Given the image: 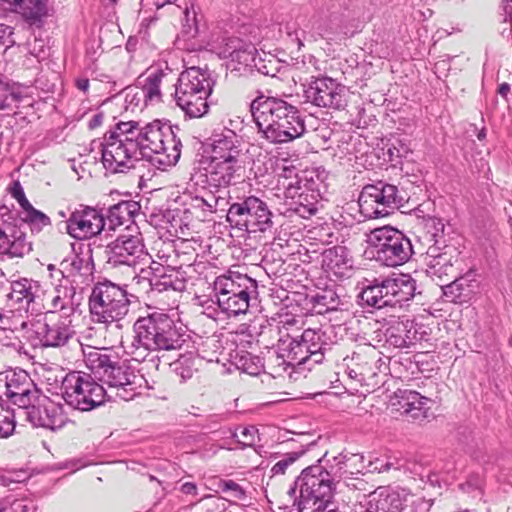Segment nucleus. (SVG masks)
<instances>
[{
  "label": "nucleus",
  "mask_w": 512,
  "mask_h": 512,
  "mask_svg": "<svg viewBox=\"0 0 512 512\" xmlns=\"http://www.w3.org/2000/svg\"><path fill=\"white\" fill-rule=\"evenodd\" d=\"M250 110L257 127L271 143L293 141L306 130L297 109L282 99L259 96L250 104Z\"/></svg>",
  "instance_id": "f257e3e1"
},
{
  "label": "nucleus",
  "mask_w": 512,
  "mask_h": 512,
  "mask_svg": "<svg viewBox=\"0 0 512 512\" xmlns=\"http://www.w3.org/2000/svg\"><path fill=\"white\" fill-rule=\"evenodd\" d=\"M180 128L170 123L154 120L141 124L136 143L142 158H147L160 169L175 165L181 156Z\"/></svg>",
  "instance_id": "f03ea898"
},
{
  "label": "nucleus",
  "mask_w": 512,
  "mask_h": 512,
  "mask_svg": "<svg viewBox=\"0 0 512 512\" xmlns=\"http://www.w3.org/2000/svg\"><path fill=\"white\" fill-rule=\"evenodd\" d=\"M85 358L87 367L109 387L116 388L117 396L125 401L141 394L144 387L153 388L140 371H136L126 362L112 360L101 350L91 351Z\"/></svg>",
  "instance_id": "7ed1b4c3"
},
{
  "label": "nucleus",
  "mask_w": 512,
  "mask_h": 512,
  "mask_svg": "<svg viewBox=\"0 0 512 512\" xmlns=\"http://www.w3.org/2000/svg\"><path fill=\"white\" fill-rule=\"evenodd\" d=\"M133 294L127 285H120L108 279L97 281L89 296V310L95 323H119L129 313Z\"/></svg>",
  "instance_id": "20e7f679"
},
{
  "label": "nucleus",
  "mask_w": 512,
  "mask_h": 512,
  "mask_svg": "<svg viewBox=\"0 0 512 512\" xmlns=\"http://www.w3.org/2000/svg\"><path fill=\"white\" fill-rule=\"evenodd\" d=\"M136 343L149 351H173L185 343L184 334L165 313L154 312L138 318L133 325Z\"/></svg>",
  "instance_id": "39448f33"
},
{
  "label": "nucleus",
  "mask_w": 512,
  "mask_h": 512,
  "mask_svg": "<svg viewBox=\"0 0 512 512\" xmlns=\"http://www.w3.org/2000/svg\"><path fill=\"white\" fill-rule=\"evenodd\" d=\"M207 245V267L205 271L206 293L196 296L197 304L203 308V314L217 322L224 314V307L220 296L224 295L223 260L221 259L222 240L220 237H212Z\"/></svg>",
  "instance_id": "423d86ee"
},
{
  "label": "nucleus",
  "mask_w": 512,
  "mask_h": 512,
  "mask_svg": "<svg viewBox=\"0 0 512 512\" xmlns=\"http://www.w3.org/2000/svg\"><path fill=\"white\" fill-rule=\"evenodd\" d=\"M61 396L65 403L78 411L88 412L103 405L106 401V390L95 378L83 371H70L60 386Z\"/></svg>",
  "instance_id": "0eeeda50"
},
{
  "label": "nucleus",
  "mask_w": 512,
  "mask_h": 512,
  "mask_svg": "<svg viewBox=\"0 0 512 512\" xmlns=\"http://www.w3.org/2000/svg\"><path fill=\"white\" fill-rule=\"evenodd\" d=\"M28 339L33 347L64 348L71 344L80 345L71 319L55 311H47L31 323Z\"/></svg>",
  "instance_id": "6e6552de"
},
{
  "label": "nucleus",
  "mask_w": 512,
  "mask_h": 512,
  "mask_svg": "<svg viewBox=\"0 0 512 512\" xmlns=\"http://www.w3.org/2000/svg\"><path fill=\"white\" fill-rule=\"evenodd\" d=\"M201 165L206 177V183L215 192L210 198H202L203 205L210 210L219 205L222 199V187L224 184V128L215 129L212 134L202 142Z\"/></svg>",
  "instance_id": "1a4fd4ad"
},
{
  "label": "nucleus",
  "mask_w": 512,
  "mask_h": 512,
  "mask_svg": "<svg viewBox=\"0 0 512 512\" xmlns=\"http://www.w3.org/2000/svg\"><path fill=\"white\" fill-rule=\"evenodd\" d=\"M416 290L415 280L409 275L400 274L381 283L369 285L359 295L362 305L381 309L386 306L400 305L413 298Z\"/></svg>",
  "instance_id": "9d476101"
},
{
  "label": "nucleus",
  "mask_w": 512,
  "mask_h": 512,
  "mask_svg": "<svg viewBox=\"0 0 512 512\" xmlns=\"http://www.w3.org/2000/svg\"><path fill=\"white\" fill-rule=\"evenodd\" d=\"M407 201L397 186L378 183L362 189L358 204L360 212L366 218L373 219L389 215L390 210L402 207Z\"/></svg>",
  "instance_id": "9b49d317"
},
{
  "label": "nucleus",
  "mask_w": 512,
  "mask_h": 512,
  "mask_svg": "<svg viewBox=\"0 0 512 512\" xmlns=\"http://www.w3.org/2000/svg\"><path fill=\"white\" fill-rule=\"evenodd\" d=\"M368 242L377 248V259L389 267L404 264L412 253L410 240L391 227L372 230L368 235Z\"/></svg>",
  "instance_id": "f8f14e48"
},
{
  "label": "nucleus",
  "mask_w": 512,
  "mask_h": 512,
  "mask_svg": "<svg viewBox=\"0 0 512 512\" xmlns=\"http://www.w3.org/2000/svg\"><path fill=\"white\" fill-rule=\"evenodd\" d=\"M106 264L111 268L127 266L137 270L138 266L148 265L151 256L143 239L137 235H120L105 247Z\"/></svg>",
  "instance_id": "ddd939ff"
},
{
  "label": "nucleus",
  "mask_w": 512,
  "mask_h": 512,
  "mask_svg": "<svg viewBox=\"0 0 512 512\" xmlns=\"http://www.w3.org/2000/svg\"><path fill=\"white\" fill-rule=\"evenodd\" d=\"M103 148L102 163L111 173H125L135 168L142 157L136 142L117 141L103 137V142H95Z\"/></svg>",
  "instance_id": "4468645a"
},
{
  "label": "nucleus",
  "mask_w": 512,
  "mask_h": 512,
  "mask_svg": "<svg viewBox=\"0 0 512 512\" xmlns=\"http://www.w3.org/2000/svg\"><path fill=\"white\" fill-rule=\"evenodd\" d=\"M21 413L34 427H42L52 431L61 429L68 421L64 406L41 393Z\"/></svg>",
  "instance_id": "2eb2a0df"
},
{
  "label": "nucleus",
  "mask_w": 512,
  "mask_h": 512,
  "mask_svg": "<svg viewBox=\"0 0 512 512\" xmlns=\"http://www.w3.org/2000/svg\"><path fill=\"white\" fill-rule=\"evenodd\" d=\"M176 73L169 67L167 62L155 63L148 67L144 73L137 78V85L141 88L145 105H154L162 102L161 87L173 83Z\"/></svg>",
  "instance_id": "dca6fc26"
},
{
  "label": "nucleus",
  "mask_w": 512,
  "mask_h": 512,
  "mask_svg": "<svg viewBox=\"0 0 512 512\" xmlns=\"http://www.w3.org/2000/svg\"><path fill=\"white\" fill-rule=\"evenodd\" d=\"M107 222L102 213L90 206L81 205L66 220L67 233L77 240L92 238L106 230Z\"/></svg>",
  "instance_id": "f3484780"
},
{
  "label": "nucleus",
  "mask_w": 512,
  "mask_h": 512,
  "mask_svg": "<svg viewBox=\"0 0 512 512\" xmlns=\"http://www.w3.org/2000/svg\"><path fill=\"white\" fill-rule=\"evenodd\" d=\"M5 387V395L21 411L34 402L40 393L30 375L22 369L6 372Z\"/></svg>",
  "instance_id": "a211bd4d"
},
{
  "label": "nucleus",
  "mask_w": 512,
  "mask_h": 512,
  "mask_svg": "<svg viewBox=\"0 0 512 512\" xmlns=\"http://www.w3.org/2000/svg\"><path fill=\"white\" fill-rule=\"evenodd\" d=\"M381 353L371 344L357 346L351 357V371L360 382L376 385L380 371Z\"/></svg>",
  "instance_id": "6ab92c4d"
},
{
  "label": "nucleus",
  "mask_w": 512,
  "mask_h": 512,
  "mask_svg": "<svg viewBox=\"0 0 512 512\" xmlns=\"http://www.w3.org/2000/svg\"><path fill=\"white\" fill-rule=\"evenodd\" d=\"M305 94L306 98L318 107L342 109L345 106L344 88L332 79H316Z\"/></svg>",
  "instance_id": "aec40b11"
},
{
  "label": "nucleus",
  "mask_w": 512,
  "mask_h": 512,
  "mask_svg": "<svg viewBox=\"0 0 512 512\" xmlns=\"http://www.w3.org/2000/svg\"><path fill=\"white\" fill-rule=\"evenodd\" d=\"M251 335L245 332H229L226 337V345L230 344L235 349L230 348L229 361L238 370H241L249 375H257L259 373V359L252 356L247 349L252 345L249 340Z\"/></svg>",
  "instance_id": "412c9836"
},
{
  "label": "nucleus",
  "mask_w": 512,
  "mask_h": 512,
  "mask_svg": "<svg viewBox=\"0 0 512 512\" xmlns=\"http://www.w3.org/2000/svg\"><path fill=\"white\" fill-rule=\"evenodd\" d=\"M59 274L63 275L62 271H59ZM48 298L50 300V311H55L58 314L61 312V315L68 319L78 310L83 300L82 293L77 292L76 287L64 276Z\"/></svg>",
  "instance_id": "4be33fe9"
},
{
  "label": "nucleus",
  "mask_w": 512,
  "mask_h": 512,
  "mask_svg": "<svg viewBox=\"0 0 512 512\" xmlns=\"http://www.w3.org/2000/svg\"><path fill=\"white\" fill-rule=\"evenodd\" d=\"M215 84L210 71L207 68L192 66L186 68L180 74H176L173 83L174 92H198L211 93Z\"/></svg>",
  "instance_id": "5701e85b"
},
{
  "label": "nucleus",
  "mask_w": 512,
  "mask_h": 512,
  "mask_svg": "<svg viewBox=\"0 0 512 512\" xmlns=\"http://www.w3.org/2000/svg\"><path fill=\"white\" fill-rule=\"evenodd\" d=\"M39 288L37 281L27 278L10 282L5 294L7 306L17 311L27 312L30 304L34 302Z\"/></svg>",
  "instance_id": "b1692460"
},
{
  "label": "nucleus",
  "mask_w": 512,
  "mask_h": 512,
  "mask_svg": "<svg viewBox=\"0 0 512 512\" xmlns=\"http://www.w3.org/2000/svg\"><path fill=\"white\" fill-rule=\"evenodd\" d=\"M426 403L427 398L421 396L416 391L407 389H398L389 400V406L393 411L400 412L413 419L425 416Z\"/></svg>",
  "instance_id": "393cba45"
},
{
  "label": "nucleus",
  "mask_w": 512,
  "mask_h": 512,
  "mask_svg": "<svg viewBox=\"0 0 512 512\" xmlns=\"http://www.w3.org/2000/svg\"><path fill=\"white\" fill-rule=\"evenodd\" d=\"M5 9L18 12L29 25L41 27L47 15V0H0Z\"/></svg>",
  "instance_id": "a878e982"
},
{
  "label": "nucleus",
  "mask_w": 512,
  "mask_h": 512,
  "mask_svg": "<svg viewBox=\"0 0 512 512\" xmlns=\"http://www.w3.org/2000/svg\"><path fill=\"white\" fill-rule=\"evenodd\" d=\"M211 93H198V92H174V100L178 107H180L186 116L190 118H199L208 112L209 105L207 98Z\"/></svg>",
  "instance_id": "bb28decb"
},
{
  "label": "nucleus",
  "mask_w": 512,
  "mask_h": 512,
  "mask_svg": "<svg viewBox=\"0 0 512 512\" xmlns=\"http://www.w3.org/2000/svg\"><path fill=\"white\" fill-rule=\"evenodd\" d=\"M140 204L134 200H121L109 207L105 220L106 229L113 231L117 227L133 220L140 211Z\"/></svg>",
  "instance_id": "cd10ccee"
},
{
  "label": "nucleus",
  "mask_w": 512,
  "mask_h": 512,
  "mask_svg": "<svg viewBox=\"0 0 512 512\" xmlns=\"http://www.w3.org/2000/svg\"><path fill=\"white\" fill-rule=\"evenodd\" d=\"M253 50L254 48L249 44H244L238 39H229L226 42V51H229L230 59L226 62V70H230L231 73L237 72L236 76L246 71Z\"/></svg>",
  "instance_id": "c85d7f7f"
},
{
  "label": "nucleus",
  "mask_w": 512,
  "mask_h": 512,
  "mask_svg": "<svg viewBox=\"0 0 512 512\" xmlns=\"http://www.w3.org/2000/svg\"><path fill=\"white\" fill-rule=\"evenodd\" d=\"M322 265L337 277H344L352 268L349 251L344 246H333L326 249L322 255Z\"/></svg>",
  "instance_id": "c756f323"
},
{
  "label": "nucleus",
  "mask_w": 512,
  "mask_h": 512,
  "mask_svg": "<svg viewBox=\"0 0 512 512\" xmlns=\"http://www.w3.org/2000/svg\"><path fill=\"white\" fill-rule=\"evenodd\" d=\"M158 272H154L150 293H162L168 290L181 292L186 289V272L181 268L169 269L162 274H158Z\"/></svg>",
  "instance_id": "7c9ffc66"
},
{
  "label": "nucleus",
  "mask_w": 512,
  "mask_h": 512,
  "mask_svg": "<svg viewBox=\"0 0 512 512\" xmlns=\"http://www.w3.org/2000/svg\"><path fill=\"white\" fill-rule=\"evenodd\" d=\"M27 230V223L22 220V215L14 206L10 208L6 204L0 206V242L8 243V238L13 234Z\"/></svg>",
  "instance_id": "2f4dec72"
},
{
  "label": "nucleus",
  "mask_w": 512,
  "mask_h": 512,
  "mask_svg": "<svg viewBox=\"0 0 512 512\" xmlns=\"http://www.w3.org/2000/svg\"><path fill=\"white\" fill-rule=\"evenodd\" d=\"M262 202L255 197H249L242 203H234L226 213V221L239 230H246L249 216L255 208H261Z\"/></svg>",
  "instance_id": "473e14b6"
},
{
  "label": "nucleus",
  "mask_w": 512,
  "mask_h": 512,
  "mask_svg": "<svg viewBox=\"0 0 512 512\" xmlns=\"http://www.w3.org/2000/svg\"><path fill=\"white\" fill-rule=\"evenodd\" d=\"M32 250V243L28 240L27 230L13 234L8 243L0 242V257L22 258Z\"/></svg>",
  "instance_id": "72a5a7b5"
},
{
  "label": "nucleus",
  "mask_w": 512,
  "mask_h": 512,
  "mask_svg": "<svg viewBox=\"0 0 512 512\" xmlns=\"http://www.w3.org/2000/svg\"><path fill=\"white\" fill-rule=\"evenodd\" d=\"M444 224L437 217H423L419 222L417 235L422 244L440 242L443 238Z\"/></svg>",
  "instance_id": "f704fd0d"
},
{
  "label": "nucleus",
  "mask_w": 512,
  "mask_h": 512,
  "mask_svg": "<svg viewBox=\"0 0 512 512\" xmlns=\"http://www.w3.org/2000/svg\"><path fill=\"white\" fill-rule=\"evenodd\" d=\"M247 156L241 151H236V155L228 153L226 155V182H243L246 173Z\"/></svg>",
  "instance_id": "c9c22d12"
},
{
  "label": "nucleus",
  "mask_w": 512,
  "mask_h": 512,
  "mask_svg": "<svg viewBox=\"0 0 512 512\" xmlns=\"http://www.w3.org/2000/svg\"><path fill=\"white\" fill-rule=\"evenodd\" d=\"M223 333L215 332L214 334L207 336L202 343L201 357L210 363H221V356L223 354Z\"/></svg>",
  "instance_id": "e433bc0d"
},
{
  "label": "nucleus",
  "mask_w": 512,
  "mask_h": 512,
  "mask_svg": "<svg viewBox=\"0 0 512 512\" xmlns=\"http://www.w3.org/2000/svg\"><path fill=\"white\" fill-rule=\"evenodd\" d=\"M140 127L141 122L139 121L119 122L114 129L105 133L104 137L123 142H130V140L136 142Z\"/></svg>",
  "instance_id": "4c0bfd02"
},
{
  "label": "nucleus",
  "mask_w": 512,
  "mask_h": 512,
  "mask_svg": "<svg viewBox=\"0 0 512 512\" xmlns=\"http://www.w3.org/2000/svg\"><path fill=\"white\" fill-rule=\"evenodd\" d=\"M301 479L309 488L322 485L333 486L330 474L321 465H312L304 468L301 472Z\"/></svg>",
  "instance_id": "58836bf2"
},
{
  "label": "nucleus",
  "mask_w": 512,
  "mask_h": 512,
  "mask_svg": "<svg viewBox=\"0 0 512 512\" xmlns=\"http://www.w3.org/2000/svg\"><path fill=\"white\" fill-rule=\"evenodd\" d=\"M249 487L250 483L245 478H226V501L230 503L246 502Z\"/></svg>",
  "instance_id": "ea45409f"
},
{
  "label": "nucleus",
  "mask_w": 512,
  "mask_h": 512,
  "mask_svg": "<svg viewBox=\"0 0 512 512\" xmlns=\"http://www.w3.org/2000/svg\"><path fill=\"white\" fill-rule=\"evenodd\" d=\"M232 295L226 298V315L237 316L244 314L249 308V293L245 289L234 291L231 289Z\"/></svg>",
  "instance_id": "a19ab883"
},
{
  "label": "nucleus",
  "mask_w": 512,
  "mask_h": 512,
  "mask_svg": "<svg viewBox=\"0 0 512 512\" xmlns=\"http://www.w3.org/2000/svg\"><path fill=\"white\" fill-rule=\"evenodd\" d=\"M64 263L69 265L68 272L70 275L90 276L93 274L94 263L91 255L75 254Z\"/></svg>",
  "instance_id": "79ce46f5"
},
{
  "label": "nucleus",
  "mask_w": 512,
  "mask_h": 512,
  "mask_svg": "<svg viewBox=\"0 0 512 512\" xmlns=\"http://www.w3.org/2000/svg\"><path fill=\"white\" fill-rule=\"evenodd\" d=\"M149 266L141 265L139 267V272L133 270L135 275L133 276V282L135 285L139 286V289L145 293H150L152 280L155 271H160L161 264L150 260L148 263Z\"/></svg>",
  "instance_id": "37998d69"
},
{
  "label": "nucleus",
  "mask_w": 512,
  "mask_h": 512,
  "mask_svg": "<svg viewBox=\"0 0 512 512\" xmlns=\"http://www.w3.org/2000/svg\"><path fill=\"white\" fill-rule=\"evenodd\" d=\"M257 438V430L254 427L239 426L231 432L229 445H239L241 449L252 447Z\"/></svg>",
  "instance_id": "c03bdc74"
},
{
  "label": "nucleus",
  "mask_w": 512,
  "mask_h": 512,
  "mask_svg": "<svg viewBox=\"0 0 512 512\" xmlns=\"http://www.w3.org/2000/svg\"><path fill=\"white\" fill-rule=\"evenodd\" d=\"M23 214L22 220L27 223V228H30L33 233H39L44 227L51 224L50 218L33 206Z\"/></svg>",
  "instance_id": "a18cd8bd"
},
{
  "label": "nucleus",
  "mask_w": 512,
  "mask_h": 512,
  "mask_svg": "<svg viewBox=\"0 0 512 512\" xmlns=\"http://www.w3.org/2000/svg\"><path fill=\"white\" fill-rule=\"evenodd\" d=\"M377 507L383 512H402L404 501L398 492L391 491L381 494Z\"/></svg>",
  "instance_id": "49530a36"
},
{
  "label": "nucleus",
  "mask_w": 512,
  "mask_h": 512,
  "mask_svg": "<svg viewBox=\"0 0 512 512\" xmlns=\"http://www.w3.org/2000/svg\"><path fill=\"white\" fill-rule=\"evenodd\" d=\"M15 429L14 415L0 405V437L10 436Z\"/></svg>",
  "instance_id": "de8ad7c7"
},
{
  "label": "nucleus",
  "mask_w": 512,
  "mask_h": 512,
  "mask_svg": "<svg viewBox=\"0 0 512 512\" xmlns=\"http://www.w3.org/2000/svg\"><path fill=\"white\" fill-rule=\"evenodd\" d=\"M228 281L231 282L232 287L235 284H237L238 288L247 290V283L250 282V278L242 272L230 269L228 271V274H226V295L230 293V291L228 290Z\"/></svg>",
  "instance_id": "09e8293b"
},
{
  "label": "nucleus",
  "mask_w": 512,
  "mask_h": 512,
  "mask_svg": "<svg viewBox=\"0 0 512 512\" xmlns=\"http://www.w3.org/2000/svg\"><path fill=\"white\" fill-rule=\"evenodd\" d=\"M159 351H149L148 358L142 363V367L140 371H142L143 375L147 374L151 376L153 373L159 371V367L161 364L160 356L158 355Z\"/></svg>",
  "instance_id": "8fccbe9b"
},
{
  "label": "nucleus",
  "mask_w": 512,
  "mask_h": 512,
  "mask_svg": "<svg viewBox=\"0 0 512 512\" xmlns=\"http://www.w3.org/2000/svg\"><path fill=\"white\" fill-rule=\"evenodd\" d=\"M234 449L233 447L226 448L230 452L226 454V462L229 463V468H247L248 458L246 454L233 452Z\"/></svg>",
  "instance_id": "3c124183"
},
{
  "label": "nucleus",
  "mask_w": 512,
  "mask_h": 512,
  "mask_svg": "<svg viewBox=\"0 0 512 512\" xmlns=\"http://www.w3.org/2000/svg\"><path fill=\"white\" fill-rule=\"evenodd\" d=\"M184 21L183 31L189 37H195L198 33L197 21H196V13L195 11H190L187 7L184 10Z\"/></svg>",
  "instance_id": "603ef678"
},
{
  "label": "nucleus",
  "mask_w": 512,
  "mask_h": 512,
  "mask_svg": "<svg viewBox=\"0 0 512 512\" xmlns=\"http://www.w3.org/2000/svg\"><path fill=\"white\" fill-rule=\"evenodd\" d=\"M439 242H431L429 244H422L423 246H427V250H426V254L433 258V260L431 261V266L432 267H436L437 265H440L441 264V260H443L444 262L447 261V253L444 252V253H440L439 250H440V247L438 246Z\"/></svg>",
  "instance_id": "864d4df0"
},
{
  "label": "nucleus",
  "mask_w": 512,
  "mask_h": 512,
  "mask_svg": "<svg viewBox=\"0 0 512 512\" xmlns=\"http://www.w3.org/2000/svg\"><path fill=\"white\" fill-rule=\"evenodd\" d=\"M174 371L183 381L192 378L194 368L188 364L187 358H180L174 363Z\"/></svg>",
  "instance_id": "5fc2aeb1"
},
{
  "label": "nucleus",
  "mask_w": 512,
  "mask_h": 512,
  "mask_svg": "<svg viewBox=\"0 0 512 512\" xmlns=\"http://www.w3.org/2000/svg\"><path fill=\"white\" fill-rule=\"evenodd\" d=\"M302 454H299L297 452H293L288 454L285 458L278 461L272 468L273 474H284L287 470V468L295 463Z\"/></svg>",
  "instance_id": "6e6d98bb"
},
{
  "label": "nucleus",
  "mask_w": 512,
  "mask_h": 512,
  "mask_svg": "<svg viewBox=\"0 0 512 512\" xmlns=\"http://www.w3.org/2000/svg\"><path fill=\"white\" fill-rule=\"evenodd\" d=\"M11 195L18 201L20 207L23 210V213L32 207L31 203L25 196L24 190L21 184L16 181L13 183V186L10 190Z\"/></svg>",
  "instance_id": "4d7b16f0"
},
{
  "label": "nucleus",
  "mask_w": 512,
  "mask_h": 512,
  "mask_svg": "<svg viewBox=\"0 0 512 512\" xmlns=\"http://www.w3.org/2000/svg\"><path fill=\"white\" fill-rule=\"evenodd\" d=\"M12 512H35L34 502L27 498H19L10 500Z\"/></svg>",
  "instance_id": "13d9d810"
},
{
  "label": "nucleus",
  "mask_w": 512,
  "mask_h": 512,
  "mask_svg": "<svg viewBox=\"0 0 512 512\" xmlns=\"http://www.w3.org/2000/svg\"><path fill=\"white\" fill-rule=\"evenodd\" d=\"M9 99L19 101L20 96L14 92H10L8 87L0 81V110L10 107Z\"/></svg>",
  "instance_id": "bf43d9fd"
},
{
  "label": "nucleus",
  "mask_w": 512,
  "mask_h": 512,
  "mask_svg": "<svg viewBox=\"0 0 512 512\" xmlns=\"http://www.w3.org/2000/svg\"><path fill=\"white\" fill-rule=\"evenodd\" d=\"M148 352H149V349L136 343V335H135L134 339L131 343L130 350L128 351V353L132 356V359L137 362L143 363L149 356Z\"/></svg>",
  "instance_id": "052dcab7"
},
{
  "label": "nucleus",
  "mask_w": 512,
  "mask_h": 512,
  "mask_svg": "<svg viewBox=\"0 0 512 512\" xmlns=\"http://www.w3.org/2000/svg\"><path fill=\"white\" fill-rule=\"evenodd\" d=\"M242 145V139L239 138L234 131L226 133V150H228V153L236 155L237 150L243 152L241 148Z\"/></svg>",
  "instance_id": "680f3d73"
},
{
  "label": "nucleus",
  "mask_w": 512,
  "mask_h": 512,
  "mask_svg": "<svg viewBox=\"0 0 512 512\" xmlns=\"http://www.w3.org/2000/svg\"><path fill=\"white\" fill-rule=\"evenodd\" d=\"M444 294L447 297H451L453 302L462 301V287L458 281H453L447 285L444 290Z\"/></svg>",
  "instance_id": "e2e57ef3"
},
{
  "label": "nucleus",
  "mask_w": 512,
  "mask_h": 512,
  "mask_svg": "<svg viewBox=\"0 0 512 512\" xmlns=\"http://www.w3.org/2000/svg\"><path fill=\"white\" fill-rule=\"evenodd\" d=\"M311 490L317 498L324 499L325 497H329L332 494L333 487H330L329 485H322L321 487L316 486L311 488Z\"/></svg>",
  "instance_id": "0e129e2a"
},
{
  "label": "nucleus",
  "mask_w": 512,
  "mask_h": 512,
  "mask_svg": "<svg viewBox=\"0 0 512 512\" xmlns=\"http://www.w3.org/2000/svg\"><path fill=\"white\" fill-rule=\"evenodd\" d=\"M103 120H104V113L102 111L97 112L89 120L88 128L90 130L96 129L97 127H99L103 123Z\"/></svg>",
  "instance_id": "69168bd1"
},
{
  "label": "nucleus",
  "mask_w": 512,
  "mask_h": 512,
  "mask_svg": "<svg viewBox=\"0 0 512 512\" xmlns=\"http://www.w3.org/2000/svg\"><path fill=\"white\" fill-rule=\"evenodd\" d=\"M180 491L186 495H196L197 486L193 482H185L181 485Z\"/></svg>",
  "instance_id": "338daca9"
},
{
  "label": "nucleus",
  "mask_w": 512,
  "mask_h": 512,
  "mask_svg": "<svg viewBox=\"0 0 512 512\" xmlns=\"http://www.w3.org/2000/svg\"><path fill=\"white\" fill-rule=\"evenodd\" d=\"M389 342L394 345L395 347H399V348H402V347H405L406 346V340L401 337V336H395L393 334H391L389 336Z\"/></svg>",
  "instance_id": "774afa93"
}]
</instances>
